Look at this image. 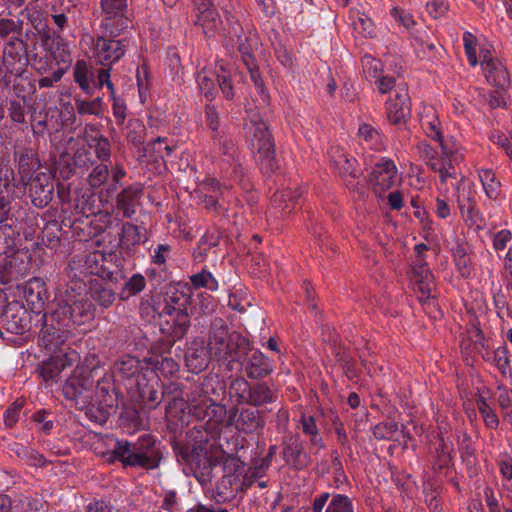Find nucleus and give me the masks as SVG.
<instances>
[{
    "label": "nucleus",
    "instance_id": "f257e3e1",
    "mask_svg": "<svg viewBox=\"0 0 512 512\" xmlns=\"http://www.w3.org/2000/svg\"><path fill=\"white\" fill-rule=\"evenodd\" d=\"M107 456L109 463L119 460L123 467H141L146 470L157 468L161 461L156 440L148 434L139 437L134 444L128 441H117Z\"/></svg>",
    "mask_w": 512,
    "mask_h": 512
},
{
    "label": "nucleus",
    "instance_id": "f03ea898",
    "mask_svg": "<svg viewBox=\"0 0 512 512\" xmlns=\"http://www.w3.org/2000/svg\"><path fill=\"white\" fill-rule=\"evenodd\" d=\"M244 132L262 172L273 173L278 168L274 140L267 123L258 112H249L244 124Z\"/></svg>",
    "mask_w": 512,
    "mask_h": 512
},
{
    "label": "nucleus",
    "instance_id": "7ed1b4c3",
    "mask_svg": "<svg viewBox=\"0 0 512 512\" xmlns=\"http://www.w3.org/2000/svg\"><path fill=\"white\" fill-rule=\"evenodd\" d=\"M140 311L142 315L152 316L155 314L160 317H170L161 323V333L166 336L167 342L174 344L177 340L183 338L190 327V318L186 308L174 306L171 302H165L163 308L149 306L148 301H141Z\"/></svg>",
    "mask_w": 512,
    "mask_h": 512
},
{
    "label": "nucleus",
    "instance_id": "20e7f679",
    "mask_svg": "<svg viewBox=\"0 0 512 512\" xmlns=\"http://www.w3.org/2000/svg\"><path fill=\"white\" fill-rule=\"evenodd\" d=\"M94 315L95 308L89 299L67 295L57 300L50 313V320L71 330L72 327L89 323L94 319Z\"/></svg>",
    "mask_w": 512,
    "mask_h": 512
},
{
    "label": "nucleus",
    "instance_id": "39448f33",
    "mask_svg": "<svg viewBox=\"0 0 512 512\" xmlns=\"http://www.w3.org/2000/svg\"><path fill=\"white\" fill-rule=\"evenodd\" d=\"M92 373L88 367H76L63 384L62 393L65 399L73 402L79 410H83L92 402L96 383Z\"/></svg>",
    "mask_w": 512,
    "mask_h": 512
},
{
    "label": "nucleus",
    "instance_id": "423d86ee",
    "mask_svg": "<svg viewBox=\"0 0 512 512\" xmlns=\"http://www.w3.org/2000/svg\"><path fill=\"white\" fill-rule=\"evenodd\" d=\"M102 31L110 37H118L131 25L128 15V0H101Z\"/></svg>",
    "mask_w": 512,
    "mask_h": 512
},
{
    "label": "nucleus",
    "instance_id": "0eeeda50",
    "mask_svg": "<svg viewBox=\"0 0 512 512\" xmlns=\"http://www.w3.org/2000/svg\"><path fill=\"white\" fill-rule=\"evenodd\" d=\"M43 325L39 333V344L51 354H63L62 346L72 336L66 326L50 320V315H43Z\"/></svg>",
    "mask_w": 512,
    "mask_h": 512
},
{
    "label": "nucleus",
    "instance_id": "6e6552de",
    "mask_svg": "<svg viewBox=\"0 0 512 512\" xmlns=\"http://www.w3.org/2000/svg\"><path fill=\"white\" fill-rule=\"evenodd\" d=\"M226 426H234L236 430L244 434H252L261 431L265 426V419L260 410L253 407L237 408L229 410Z\"/></svg>",
    "mask_w": 512,
    "mask_h": 512
},
{
    "label": "nucleus",
    "instance_id": "1a4fd4ad",
    "mask_svg": "<svg viewBox=\"0 0 512 512\" xmlns=\"http://www.w3.org/2000/svg\"><path fill=\"white\" fill-rule=\"evenodd\" d=\"M442 156L437 163L433 164V171L439 174L441 183H446L448 179H456L458 176L456 166L464 160V154L460 146L454 142H442L440 144Z\"/></svg>",
    "mask_w": 512,
    "mask_h": 512
},
{
    "label": "nucleus",
    "instance_id": "9d476101",
    "mask_svg": "<svg viewBox=\"0 0 512 512\" xmlns=\"http://www.w3.org/2000/svg\"><path fill=\"white\" fill-rule=\"evenodd\" d=\"M2 63L7 73L21 75L28 64L27 44L20 37H11L3 47Z\"/></svg>",
    "mask_w": 512,
    "mask_h": 512
},
{
    "label": "nucleus",
    "instance_id": "9b49d317",
    "mask_svg": "<svg viewBox=\"0 0 512 512\" xmlns=\"http://www.w3.org/2000/svg\"><path fill=\"white\" fill-rule=\"evenodd\" d=\"M281 455L284 462L295 470L306 468L311 463L310 455L304 450V442L298 433H289L281 439Z\"/></svg>",
    "mask_w": 512,
    "mask_h": 512
},
{
    "label": "nucleus",
    "instance_id": "f8f14e48",
    "mask_svg": "<svg viewBox=\"0 0 512 512\" xmlns=\"http://www.w3.org/2000/svg\"><path fill=\"white\" fill-rule=\"evenodd\" d=\"M31 268V256L27 252L16 251L4 258L0 265V283L9 284L26 277Z\"/></svg>",
    "mask_w": 512,
    "mask_h": 512
},
{
    "label": "nucleus",
    "instance_id": "ddd939ff",
    "mask_svg": "<svg viewBox=\"0 0 512 512\" xmlns=\"http://www.w3.org/2000/svg\"><path fill=\"white\" fill-rule=\"evenodd\" d=\"M104 32L98 36L93 47L96 61L103 66H111L120 60L126 52V39L116 40Z\"/></svg>",
    "mask_w": 512,
    "mask_h": 512
},
{
    "label": "nucleus",
    "instance_id": "4468645a",
    "mask_svg": "<svg viewBox=\"0 0 512 512\" xmlns=\"http://www.w3.org/2000/svg\"><path fill=\"white\" fill-rule=\"evenodd\" d=\"M396 181L397 168L390 159L377 163L369 176L370 186L378 197H381L384 192L392 188Z\"/></svg>",
    "mask_w": 512,
    "mask_h": 512
},
{
    "label": "nucleus",
    "instance_id": "2eb2a0df",
    "mask_svg": "<svg viewBox=\"0 0 512 512\" xmlns=\"http://www.w3.org/2000/svg\"><path fill=\"white\" fill-rule=\"evenodd\" d=\"M54 179L50 173L39 172L29 179V196L34 206L46 207L53 199Z\"/></svg>",
    "mask_w": 512,
    "mask_h": 512
},
{
    "label": "nucleus",
    "instance_id": "dca6fc26",
    "mask_svg": "<svg viewBox=\"0 0 512 512\" xmlns=\"http://www.w3.org/2000/svg\"><path fill=\"white\" fill-rule=\"evenodd\" d=\"M3 326L10 333L24 334L31 326L30 314L21 303L13 301L6 306Z\"/></svg>",
    "mask_w": 512,
    "mask_h": 512
},
{
    "label": "nucleus",
    "instance_id": "f3484780",
    "mask_svg": "<svg viewBox=\"0 0 512 512\" xmlns=\"http://www.w3.org/2000/svg\"><path fill=\"white\" fill-rule=\"evenodd\" d=\"M78 354L75 350L63 354H53L47 361H44L40 368V376L46 383H56L60 373L76 361Z\"/></svg>",
    "mask_w": 512,
    "mask_h": 512
},
{
    "label": "nucleus",
    "instance_id": "a211bd4d",
    "mask_svg": "<svg viewBox=\"0 0 512 512\" xmlns=\"http://www.w3.org/2000/svg\"><path fill=\"white\" fill-rule=\"evenodd\" d=\"M327 505L325 512H355L354 504L350 497L343 494L321 493L312 502L313 512H322Z\"/></svg>",
    "mask_w": 512,
    "mask_h": 512
},
{
    "label": "nucleus",
    "instance_id": "6ab92c4d",
    "mask_svg": "<svg viewBox=\"0 0 512 512\" xmlns=\"http://www.w3.org/2000/svg\"><path fill=\"white\" fill-rule=\"evenodd\" d=\"M174 451L192 469H211L208 452L204 444L196 443L191 448L178 444L174 447Z\"/></svg>",
    "mask_w": 512,
    "mask_h": 512
},
{
    "label": "nucleus",
    "instance_id": "aec40b11",
    "mask_svg": "<svg viewBox=\"0 0 512 512\" xmlns=\"http://www.w3.org/2000/svg\"><path fill=\"white\" fill-rule=\"evenodd\" d=\"M387 118L390 123L398 125L404 123L410 115V100L406 89L399 88L394 97L386 103Z\"/></svg>",
    "mask_w": 512,
    "mask_h": 512
},
{
    "label": "nucleus",
    "instance_id": "412c9836",
    "mask_svg": "<svg viewBox=\"0 0 512 512\" xmlns=\"http://www.w3.org/2000/svg\"><path fill=\"white\" fill-rule=\"evenodd\" d=\"M143 195L141 184L135 183L124 188L116 196V208L123 213L124 218H132Z\"/></svg>",
    "mask_w": 512,
    "mask_h": 512
},
{
    "label": "nucleus",
    "instance_id": "4be33fe9",
    "mask_svg": "<svg viewBox=\"0 0 512 512\" xmlns=\"http://www.w3.org/2000/svg\"><path fill=\"white\" fill-rule=\"evenodd\" d=\"M245 374L250 379H263L273 372L272 361L261 351H254L243 363Z\"/></svg>",
    "mask_w": 512,
    "mask_h": 512
},
{
    "label": "nucleus",
    "instance_id": "5701e85b",
    "mask_svg": "<svg viewBox=\"0 0 512 512\" xmlns=\"http://www.w3.org/2000/svg\"><path fill=\"white\" fill-rule=\"evenodd\" d=\"M230 338V334L228 332V327L225 321L221 318H215L211 325L209 331V338L207 349L210 357L216 359L218 355L223 353V348L226 344V339Z\"/></svg>",
    "mask_w": 512,
    "mask_h": 512
},
{
    "label": "nucleus",
    "instance_id": "b1692460",
    "mask_svg": "<svg viewBox=\"0 0 512 512\" xmlns=\"http://www.w3.org/2000/svg\"><path fill=\"white\" fill-rule=\"evenodd\" d=\"M481 66L485 77L490 84L502 90L509 86V73L501 62L488 58L487 55H483Z\"/></svg>",
    "mask_w": 512,
    "mask_h": 512
},
{
    "label": "nucleus",
    "instance_id": "393cba45",
    "mask_svg": "<svg viewBox=\"0 0 512 512\" xmlns=\"http://www.w3.org/2000/svg\"><path fill=\"white\" fill-rule=\"evenodd\" d=\"M277 393L266 382H255L250 385L247 404L257 408L275 402Z\"/></svg>",
    "mask_w": 512,
    "mask_h": 512
},
{
    "label": "nucleus",
    "instance_id": "a878e982",
    "mask_svg": "<svg viewBox=\"0 0 512 512\" xmlns=\"http://www.w3.org/2000/svg\"><path fill=\"white\" fill-rule=\"evenodd\" d=\"M301 194L299 189H284L274 194L272 202L281 217L288 216L299 205Z\"/></svg>",
    "mask_w": 512,
    "mask_h": 512
},
{
    "label": "nucleus",
    "instance_id": "bb28decb",
    "mask_svg": "<svg viewBox=\"0 0 512 512\" xmlns=\"http://www.w3.org/2000/svg\"><path fill=\"white\" fill-rule=\"evenodd\" d=\"M328 154L331 162L341 175H348L354 179L359 177L355 168L356 160L354 158H349L343 148L339 146H332L329 149Z\"/></svg>",
    "mask_w": 512,
    "mask_h": 512
},
{
    "label": "nucleus",
    "instance_id": "cd10ccee",
    "mask_svg": "<svg viewBox=\"0 0 512 512\" xmlns=\"http://www.w3.org/2000/svg\"><path fill=\"white\" fill-rule=\"evenodd\" d=\"M100 278L114 283L120 282L126 278L122 259L116 253H105Z\"/></svg>",
    "mask_w": 512,
    "mask_h": 512
},
{
    "label": "nucleus",
    "instance_id": "c85d7f7f",
    "mask_svg": "<svg viewBox=\"0 0 512 512\" xmlns=\"http://www.w3.org/2000/svg\"><path fill=\"white\" fill-rule=\"evenodd\" d=\"M175 149L176 145L170 144L168 138L158 137L143 148V157L154 162L161 160L165 164V159L169 157Z\"/></svg>",
    "mask_w": 512,
    "mask_h": 512
},
{
    "label": "nucleus",
    "instance_id": "c756f323",
    "mask_svg": "<svg viewBox=\"0 0 512 512\" xmlns=\"http://www.w3.org/2000/svg\"><path fill=\"white\" fill-rule=\"evenodd\" d=\"M421 126L428 137L437 140L439 144L446 142L443 139L440 120L433 107H425L420 114Z\"/></svg>",
    "mask_w": 512,
    "mask_h": 512
},
{
    "label": "nucleus",
    "instance_id": "7c9ffc66",
    "mask_svg": "<svg viewBox=\"0 0 512 512\" xmlns=\"http://www.w3.org/2000/svg\"><path fill=\"white\" fill-rule=\"evenodd\" d=\"M143 235L139 227L131 222H124L119 234V247L127 252L132 251L136 246L143 243Z\"/></svg>",
    "mask_w": 512,
    "mask_h": 512
},
{
    "label": "nucleus",
    "instance_id": "2f4dec72",
    "mask_svg": "<svg viewBox=\"0 0 512 512\" xmlns=\"http://www.w3.org/2000/svg\"><path fill=\"white\" fill-rule=\"evenodd\" d=\"M140 369V360L130 354L120 356L113 365V372L125 379L136 376Z\"/></svg>",
    "mask_w": 512,
    "mask_h": 512
},
{
    "label": "nucleus",
    "instance_id": "473e14b6",
    "mask_svg": "<svg viewBox=\"0 0 512 512\" xmlns=\"http://www.w3.org/2000/svg\"><path fill=\"white\" fill-rule=\"evenodd\" d=\"M209 357L210 355L207 348L203 346H192L185 355L186 365L194 373L201 372L207 367Z\"/></svg>",
    "mask_w": 512,
    "mask_h": 512
},
{
    "label": "nucleus",
    "instance_id": "72a5a7b5",
    "mask_svg": "<svg viewBox=\"0 0 512 512\" xmlns=\"http://www.w3.org/2000/svg\"><path fill=\"white\" fill-rule=\"evenodd\" d=\"M198 388L194 384L190 388V392L187 394V403L189 413L192 414L198 420L205 419V412L212 405L210 401L202 396V393H198Z\"/></svg>",
    "mask_w": 512,
    "mask_h": 512
},
{
    "label": "nucleus",
    "instance_id": "f704fd0d",
    "mask_svg": "<svg viewBox=\"0 0 512 512\" xmlns=\"http://www.w3.org/2000/svg\"><path fill=\"white\" fill-rule=\"evenodd\" d=\"M452 451V446L441 439L435 448V459L432 464V468L437 474H446L452 466Z\"/></svg>",
    "mask_w": 512,
    "mask_h": 512
},
{
    "label": "nucleus",
    "instance_id": "c9c22d12",
    "mask_svg": "<svg viewBox=\"0 0 512 512\" xmlns=\"http://www.w3.org/2000/svg\"><path fill=\"white\" fill-rule=\"evenodd\" d=\"M73 76L75 82L79 85L81 90L87 95L93 94L90 81L94 78L91 67L84 60H78L73 68Z\"/></svg>",
    "mask_w": 512,
    "mask_h": 512
},
{
    "label": "nucleus",
    "instance_id": "e433bc0d",
    "mask_svg": "<svg viewBox=\"0 0 512 512\" xmlns=\"http://www.w3.org/2000/svg\"><path fill=\"white\" fill-rule=\"evenodd\" d=\"M299 423L302 432L309 437V442L312 447H316L318 449L325 447L314 416L303 414L300 417Z\"/></svg>",
    "mask_w": 512,
    "mask_h": 512
},
{
    "label": "nucleus",
    "instance_id": "4c0bfd02",
    "mask_svg": "<svg viewBox=\"0 0 512 512\" xmlns=\"http://www.w3.org/2000/svg\"><path fill=\"white\" fill-rule=\"evenodd\" d=\"M194 23L202 28L206 36L212 37L218 30L221 21L217 12L209 8L204 11H199L197 20Z\"/></svg>",
    "mask_w": 512,
    "mask_h": 512
},
{
    "label": "nucleus",
    "instance_id": "58836bf2",
    "mask_svg": "<svg viewBox=\"0 0 512 512\" xmlns=\"http://www.w3.org/2000/svg\"><path fill=\"white\" fill-rule=\"evenodd\" d=\"M146 278L140 274H133L125 283L119 293V299L127 301L131 297L140 294L146 287Z\"/></svg>",
    "mask_w": 512,
    "mask_h": 512
},
{
    "label": "nucleus",
    "instance_id": "ea45409f",
    "mask_svg": "<svg viewBox=\"0 0 512 512\" xmlns=\"http://www.w3.org/2000/svg\"><path fill=\"white\" fill-rule=\"evenodd\" d=\"M24 296L28 304L43 305L46 296L45 283L39 278H32L24 287Z\"/></svg>",
    "mask_w": 512,
    "mask_h": 512
},
{
    "label": "nucleus",
    "instance_id": "a19ab883",
    "mask_svg": "<svg viewBox=\"0 0 512 512\" xmlns=\"http://www.w3.org/2000/svg\"><path fill=\"white\" fill-rule=\"evenodd\" d=\"M156 386L152 383L142 384L138 382V391L143 402L150 408H156L162 401L163 393L158 390V379L157 377L153 380Z\"/></svg>",
    "mask_w": 512,
    "mask_h": 512
},
{
    "label": "nucleus",
    "instance_id": "79ce46f5",
    "mask_svg": "<svg viewBox=\"0 0 512 512\" xmlns=\"http://www.w3.org/2000/svg\"><path fill=\"white\" fill-rule=\"evenodd\" d=\"M458 204L462 218L466 222H470L471 225L480 227L482 218L479 211L476 209V202L474 198L470 195L463 198L459 197Z\"/></svg>",
    "mask_w": 512,
    "mask_h": 512
},
{
    "label": "nucleus",
    "instance_id": "37998d69",
    "mask_svg": "<svg viewBox=\"0 0 512 512\" xmlns=\"http://www.w3.org/2000/svg\"><path fill=\"white\" fill-rule=\"evenodd\" d=\"M194 385L197 386L199 393H202L206 401H210L212 405L219 401L223 385L216 377H206L202 383Z\"/></svg>",
    "mask_w": 512,
    "mask_h": 512
},
{
    "label": "nucleus",
    "instance_id": "c03bdc74",
    "mask_svg": "<svg viewBox=\"0 0 512 512\" xmlns=\"http://www.w3.org/2000/svg\"><path fill=\"white\" fill-rule=\"evenodd\" d=\"M90 294L92 300L105 309L109 308L116 299V294L113 289L100 283H94L91 285Z\"/></svg>",
    "mask_w": 512,
    "mask_h": 512
},
{
    "label": "nucleus",
    "instance_id": "a18cd8bd",
    "mask_svg": "<svg viewBox=\"0 0 512 512\" xmlns=\"http://www.w3.org/2000/svg\"><path fill=\"white\" fill-rule=\"evenodd\" d=\"M146 134V127L139 119H130L127 124L126 139L132 143L136 148L143 149L144 139Z\"/></svg>",
    "mask_w": 512,
    "mask_h": 512
},
{
    "label": "nucleus",
    "instance_id": "49530a36",
    "mask_svg": "<svg viewBox=\"0 0 512 512\" xmlns=\"http://www.w3.org/2000/svg\"><path fill=\"white\" fill-rule=\"evenodd\" d=\"M40 161L36 154L32 151H25L20 154L18 159V171L21 175V179L24 181L26 178L30 179L32 172L38 169Z\"/></svg>",
    "mask_w": 512,
    "mask_h": 512
},
{
    "label": "nucleus",
    "instance_id": "de8ad7c7",
    "mask_svg": "<svg viewBox=\"0 0 512 512\" xmlns=\"http://www.w3.org/2000/svg\"><path fill=\"white\" fill-rule=\"evenodd\" d=\"M15 454L20 460L25 461L26 463L34 467L43 468L51 463V461L46 459L37 450L26 446H17V448L15 449Z\"/></svg>",
    "mask_w": 512,
    "mask_h": 512
},
{
    "label": "nucleus",
    "instance_id": "09e8293b",
    "mask_svg": "<svg viewBox=\"0 0 512 512\" xmlns=\"http://www.w3.org/2000/svg\"><path fill=\"white\" fill-rule=\"evenodd\" d=\"M251 383L243 377H237L230 382L229 396L235 400L237 404L246 405L249 395Z\"/></svg>",
    "mask_w": 512,
    "mask_h": 512
},
{
    "label": "nucleus",
    "instance_id": "8fccbe9b",
    "mask_svg": "<svg viewBox=\"0 0 512 512\" xmlns=\"http://www.w3.org/2000/svg\"><path fill=\"white\" fill-rule=\"evenodd\" d=\"M414 48L418 57L427 60H434L435 53L443 50L442 46L436 47L434 42L429 41L428 35H419L414 37Z\"/></svg>",
    "mask_w": 512,
    "mask_h": 512
},
{
    "label": "nucleus",
    "instance_id": "3c124183",
    "mask_svg": "<svg viewBox=\"0 0 512 512\" xmlns=\"http://www.w3.org/2000/svg\"><path fill=\"white\" fill-rule=\"evenodd\" d=\"M109 398H111V396H109ZM105 403L106 407L102 405H93L90 402V404H88L87 407L84 408L87 418L96 424H105L110 416V408L113 407L112 401L109 402L108 399H105Z\"/></svg>",
    "mask_w": 512,
    "mask_h": 512
},
{
    "label": "nucleus",
    "instance_id": "603ef678",
    "mask_svg": "<svg viewBox=\"0 0 512 512\" xmlns=\"http://www.w3.org/2000/svg\"><path fill=\"white\" fill-rule=\"evenodd\" d=\"M232 351L229 361L240 362L252 350L249 340L237 332L231 334Z\"/></svg>",
    "mask_w": 512,
    "mask_h": 512
},
{
    "label": "nucleus",
    "instance_id": "864d4df0",
    "mask_svg": "<svg viewBox=\"0 0 512 512\" xmlns=\"http://www.w3.org/2000/svg\"><path fill=\"white\" fill-rule=\"evenodd\" d=\"M478 174L486 195L490 199H497L500 190V181L496 178L495 172L491 169H481Z\"/></svg>",
    "mask_w": 512,
    "mask_h": 512
},
{
    "label": "nucleus",
    "instance_id": "5fc2aeb1",
    "mask_svg": "<svg viewBox=\"0 0 512 512\" xmlns=\"http://www.w3.org/2000/svg\"><path fill=\"white\" fill-rule=\"evenodd\" d=\"M350 19L352 20V26L355 32L361 36L368 38L374 34L373 21L368 18L365 14L359 11H351Z\"/></svg>",
    "mask_w": 512,
    "mask_h": 512
},
{
    "label": "nucleus",
    "instance_id": "6e6d98bb",
    "mask_svg": "<svg viewBox=\"0 0 512 512\" xmlns=\"http://www.w3.org/2000/svg\"><path fill=\"white\" fill-rule=\"evenodd\" d=\"M75 106L79 115L101 116L103 113L102 98L97 97L91 101L75 97Z\"/></svg>",
    "mask_w": 512,
    "mask_h": 512
},
{
    "label": "nucleus",
    "instance_id": "4d7b16f0",
    "mask_svg": "<svg viewBox=\"0 0 512 512\" xmlns=\"http://www.w3.org/2000/svg\"><path fill=\"white\" fill-rule=\"evenodd\" d=\"M377 440L398 441V424L394 421H384L376 424L372 429Z\"/></svg>",
    "mask_w": 512,
    "mask_h": 512
},
{
    "label": "nucleus",
    "instance_id": "13d9d810",
    "mask_svg": "<svg viewBox=\"0 0 512 512\" xmlns=\"http://www.w3.org/2000/svg\"><path fill=\"white\" fill-rule=\"evenodd\" d=\"M91 148H94L96 157L106 163L111 158V144L107 137L104 135H98L92 138V142L89 143Z\"/></svg>",
    "mask_w": 512,
    "mask_h": 512
},
{
    "label": "nucleus",
    "instance_id": "bf43d9fd",
    "mask_svg": "<svg viewBox=\"0 0 512 512\" xmlns=\"http://www.w3.org/2000/svg\"><path fill=\"white\" fill-rule=\"evenodd\" d=\"M476 405L485 425L490 429H496L499 425V419L494 409L487 403L486 399L479 396L476 400Z\"/></svg>",
    "mask_w": 512,
    "mask_h": 512
},
{
    "label": "nucleus",
    "instance_id": "052dcab7",
    "mask_svg": "<svg viewBox=\"0 0 512 512\" xmlns=\"http://www.w3.org/2000/svg\"><path fill=\"white\" fill-rule=\"evenodd\" d=\"M190 282L193 285L194 288H206L211 291H215L218 289V282L213 277V275L207 271L202 270L199 273L193 274L190 276Z\"/></svg>",
    "mask_w": 512,
    "mask_h": 512
},
{
    "label": "nucleus",
    "instance_id": "680f3d73",
    "mask_svg": "<svg viewBox=\"0 0 512 512\" xmlns=\"http://www.w3.org/2000/svg\"><path fill=\"white\" fill-rule=\"evenodd\" d=\"M109 176L108 165L101 162L95 165L87 177V182L92 188H99L104 185Z\"/></svg>",
    "mask_w": 512,
    "mask_h": 512
},
{
    "label": "nucleus",
    "instance_id": "e2e57ef3",
    "mask_svg": "<svg viewBox=\"0 0 512 512\" xmlns=\"http://www.w3.org/2000/svg\"><path fill=\"white\" fill-rule=\"evenodd\" d=\"M228 416L229 411L226 410L224 405H221L218 402H214L213 405H209V408L205 412V418L208 419L207 425L215 423L218 425L224 424L226 426Z\"/></svg>",
    "mask_w": 512,
    "mask_h": 512
},
{
    "label": "nucleus",
    "instance_id": "0e129e2a",
    "mask_svg": "<svg viewBox=\"0 0 512 512\" xmlns=\"http://www.w3.org/2000/svg\"><path fill=\"white\" fill-rule=\"evenodd\" d=\"M148 362L164 377L173 376L179 369L177 362L169 357H163L161 360L150 358Z\"/></svg>",
    "mask_w": 512,
    "mask_h": 512
},
{
    "label": "nucleus",
    "instance_id": "69168bd1",
    "mask_svg": "<svg viewBox=\"0 0 512 512\" xmlns=\"http://www.w3.org/2000/svg\"><path fill=\"white\" fill-rule=\"evenodd\" d=\"M23 21L13 20L10 18H0V37L6 38L10 34L17 35L19 37L22 34Z\"/></svg>",
    "mask_w": 512,
    "mask_h": 512
},
{
    "label": "nucleus",
    "instance_id": "338daca9",
    "mask_svg": "<svg viewBox=\"0 0 512 512\" xmlns=\"http://www.w3.org/2000/svg\"><path fill=\"white\" fill-rule=\"evenodd\" d=\"M494 362L502 376L506 377L512 374L508 351L505 347H499L494 351Z\"/></svg>",
    "mask_w": 512,
    "mask_h": 512
},
{
    "label": "nucleus",
    "instance_id": "774afa93",
    "mask_svg": "<svg viewBox=\"0 0 512 512\" xmlns=\"http://www.w3.org/2000/svg\"><path fill=\"white\" fill-rule=\"evenodd\" d=\"M497 403L502 410L504 418L512 425V400L506 389L498 387Z\"/></svg>",
    "mask_w": 512,
    "mask_h": 512
}]
</instances>
